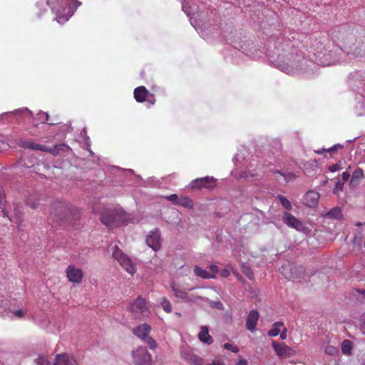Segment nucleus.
I'll return each instance as SVG.
<instances>
[{
	"label": "nucleus",
	"instance_id": "f257e3e1",
	"mask_svg": "<svg viewBox=\"0 0 365 365\" xmlns=\"http://www.w3.org/2000/svg\"><path fill=\"white\" fill-rule=\"evenodd\" d=\"M341 43V46L335 45L326 37L312 39L309 53L315 57L316 63L322 66L350 62L353 58L365 57V46L356 43L354 34H343Z\"/></svg>",
	"mask_w": 365,
	"mask_h": 365
},
{
	"label": "nucleus",
	"instance_id": "f03ea898",
	"mask_svg": "<svg viewBox=\"0 0 365 365\" xmlns=\"http://www.w3.org/2000/svg\"><path fill=\"white\" fill-rule=\"evenodd\" d=\"M275 67L289 75H309L310 71L316 68L313 60L305 59L303 53L284 36H279L275 40Z\"/></svg>",
	"mask_w": 365,
	"mask_h": 365
},
{
	"label": "nucleus",
	"instance_id": "7ed1b4c3",
	"mask_svg": "<svg viewBox=\"0 0 365 365\" xmlns=\"http://www.w3.org/2000/svg\"><path fill=\"white\" fill-rule=\"evenodd\" d=\"M80 218V211L66 202L56 201L51 207L48 220L60 225L73 224Z\"/></svg>",
	"mask_w": 365,
	"mask_h": 365
},
{
	"label": "nucleus",
	"instance_id": "20e7f679",
	"mask_svg": "<svg viewBox=\"0 0 365 365\" xmlns=\"http://www.w3.org/2000/svg\"><path fill=\"white\" fill-rule=\"evenodd\" d=\"M100 220L108 228L120 227L125 222V213L120 208H106L102 211Z\"/></svg>",
	"mask_w": 365,
	"mask_h": 365
},
{
	"label": "nucleus",
	"instance_id": "39448f33",
	"mask_svg": "<svg viewBox=\"0 0 365 365\" xmlns=\"http://www.w3.org/2000/svg\"><path fill=\"white\" fill-rule=\"evenodd\" d=\"M128 311L134 318L148 317L150 312L145 299L140 296L129 304Z\"/></svg>",
	"mask_w": 365,
	"mask_h": 365
},
{
	"label": "nucleus",
	"instance_id": "423d86ee",
	"mask_svg": "<svg viewBox=\"0 0 365 365\" xmlns=\"http://www.w3.org/2000/svg\"><path fill=\"white\" fill-rule=\"evenodd\" d=\"M112 255L129 274H133L136 272L135 264L132 262L130 258L123 253L117 246H115Z\"/></svg>",
	"mask_w": 365,
	"mask_h": 365
},
{
	"label": "nucleus",
	"instance_id": "0eeeda50",
	"mask_svg": "<svg viewBox=\"0 0 365 365\" xmlns=\"http://www.w3.org/2000/svg\"><path fill=\"white\" fill-rule=\"evenodd\" d=\"M349 84L356 94H365V71L351 73L349 76Z\"/></svg>",
	"mask_w": 365,
	"mask_h": 365
},
{
	"label": "nucleus",
	"instance_id": "6e6552de",
	"mask_svg": "<svg viewBox=\"0 0 365 365\" xmlns=\"http://www.w3.org/2000/svg\"><path fill=\"white\" fill-rule=\"evenodd\" d=\"M282 221L288 227L295 229L304 235H309L311 232L309 227L305 226L302 222L287 211L283 212Z\"/></svg>",
	"mask_w": 365,
	"mask_h": 365
},
{
	"label": "nucleus",
	"instance_id": "1a4fd4ad",
	"mask_svg": "<svg viewBox=\"0 0 365 365\" xmlns=\"http://www.w3.org/2000/svg\"><path fill=\"white\" fill-rule=\"evenodd\" d=\"M171 289L175 296L185 302H196L197 300L202 299L200 295L191 292L193 289H190L189 292H186L184 289H180L175 282H172Z\"/></svg>",
	"mask_w": 365,
	"mask_h": 365
},
{
	"label": "nucleus",
	"instance_id": "9d476101",
	"mask_svg": "<svg viewBox=\"0 0 365 365\" xmlns=\"http://www.w3.org/2000/svg\"><path fill=\"white\" fill-rule=\"evenodd\" d=\"M133 361L136 365H152V357L147 349L139 346L132 352Z\"/></svg>",
	"mask_w": 365,
	"mask_h": 365
},
{
	"label": "nucleus",
	"instance_id": "9b49d317",
	"mask_svg": "<svg viewBox=\"0 0 365 365\" xmlns=\"http://www.w3.org/2000/svg\"><path fill=\"white\" fill-rule=\"evenodd\" d=\"M215 185V178L210 176L197 178L189 183V187L193 190L212 189Z\"/></svg>",
	"mask_w": 365,
	"mask_h": 365
},
{
	"label": "nucleus",
	"instance_id": "f8f14e48",
	"mask_svg": "<svg viewBox=\"0 0 365 365\" xmlns=\"http://www.w3.org/2000/svg\"><path fill=\"white\" fill-rule=\"evenodd\" d=\"M133 94L135 101L138 103L147 101L151 105L155 103L154 95L150 93L144 86H139L135 88Z\"/></svg>",
	"mask_w": 365,
	"mask_h": 365
},
{
	"label": "nucleus",
	"instance_id": "ddd939ff",
	"mask_svg": "<svg viewBox=\"0 0 365 365\" xmlns=\"http://www.w3.org/2000/svg\"><path fill=\"white\" fill-rule=\"evenodd\" d=\"M66 274L68 280L73 284H79L83 281V270L76 267L73 264H70L67 267L66 269Z\"/></svg>",
	"mask_w": 365,
	"mask_h": 365
},
{
	"label": "nucleus",
	"instance_id": "4468645a",
	"mask_svg": "<svg viewBox=\"0 0 365 365\" xmlns=\"http://www.w3.org/2000/svg\"><path fill=\"white\" fill-rule=\"evenodd\" d=\"M53 365H78L77 359L71 353H61L56 355Z\"/></svg>",
	"mask_w": 365,
	"mask_h": 365
},
{
	"label": "nucleus",
	"instance_id": "2eb2a0df",
	"mask_svg": "<svg viewBox=\"0 0 365 365\" xmlns=\"http://www.w3.org/2000/svg\"><path fill=\"white\" fill-rule=\"evenodd\" d=\"M297 175L287 170H277L275 169V181L280 184L287 185V183L294 181Z\"/></svg>",
	"mask_w": 365,
	"mask_h": 365
},
{
	"label": "nucleus",
	"instance_id": "dca6fc26",
	"mask_svg": "<svg viewBox=\"0 0 365 365\" xmlns=\"http://www.w3.org/2000/svg\"><path fill=\"white\" fill-rule=\"evenodd\" d=\"M146 243L148 246L151 247L154 251H158L160 249V233L158 230L150 232L146 237Z\"/></svg>",
	"mask_w": 365,
	"mask_h": 365
},
{
	"label": "nucleus",
	"instance_id": "f3484780",
	"mask_svg": "<svg viewBox=\"0 0 365 365\" xmlns=\"http://www.w3.org/2000/svg\"><path fill=\"white\" fill-rule=\"evenodd\" d=\"M275 354L281 359H286L294 355V351L284 343L275 341Z\"/></svg>",
	"mask_w": 365,
	"mask_h": 365
},
{
	"label": "nucleus",
	"instance_id": "a211bd4d",
	"mask_svg": "<svg viewBox=\"0 0 365 365\" xmlns=\"http://www.w3.org/2000/svg\"><path fill=\"white\" fill-rule=\"evenodd\" d=\"M20 145L21 147H23L24 148H27V149H31V150H41V151L52 153L54 152V149L48 148L43 145H41V144L34 143L33 141L23 140V141H21Z\"/></svg>",
	"mask_w": 365,
	"mask_h": 365
},
{
	"label": "nucleus",
	"instance_id": "6ab92c4d",
	"mask_svg": "<svg viewBox=\"0 0 365 365\" xmlns=\"http://www.w3.org/2000/svg\"><path fill=\"white\" fill-rule=\"evenodd\" d=\"M355 98V114L357 116L365 115V93H356Z\"/></svg>",
	"mask_w": 365,
	"mask_h": 365
},
{
	"label": "nucleus",
	"instance_id": "aec40b11",
	"mask_svg": "<svg viewBox=\"0 0 365 365\" xmlns=\"http://www.w3.org/2000/svg\"><path fill=\"white\" fill-rule=\"evenodd\" d=\"M319 197L317 192L309 190L304 196V204L307 207H314L318 204Z\"/></svg>",
	"mask_w": 365,
	"mask_h": 365
},
{
	"label": "nucleus",
	"instance_id": "412c9836",
	"mask_svg": "<svg viewBox=\"0 0 365 365\" xmlns=\"http://www.w3.org/2000/svg\"><path fill=\"white\" fill-rule=\"evenodd\" d=\"M259 317L257 311L255 309L250 311L246 320V328L249 331H254L255 330Z\"/></svg>",
	"mask_w": 365,
	"mask_h": 365
},
{
	"label": "nucleus",
	"instance_id": "4be33fe9",
	"mask_svg": "<svg viewBox=\"0 0 365 365\" xmlns=\"http://www.w3.org/2000/svg\"><path fill=\"white\" fill-rule=\"evenodd\" d=\"M151 330V327L148 324H143L133 329V333L138 337L144 339H145L150 331Z\"/></svg>",
	"mask_w": 365,
	"mask_h": 365
},
{
	"label": "nucleus",
	"instance_id": "5701e85b",
	"mask_svg": "<svg viewBox=\"0 0 365 365\" xmlns=\"http://www.w3.org/2000/svg\"><path fill=\"white\" fill-rule=\"evenodd\" d=\"M198 339L200 341L211 344L213 342L212 337L209 334L208 327L207 326L201 327L200 331L198 334Z\"/></svg>",
	"mask_w": 365,
	"mask_h": 365
},
{
	"label": "nucleus",
	"instance_id": "b1692460",
	"mask_svg": "<svg viewBox=\"0 0 365 365\" xmlns=\"http://www.w3.org/2000/svg\"><path fill=\"white\" fill-rule=\"evenodd\" d=\"M287 328L282 322H275V337L279 336L282 340L287 339Z\"/></svg>",
	"mask_w": 365,
	"mask_h": 365
},
{
	"label": "nucleus",
	"instance_id": "393cba45",
	"mask_svg": "<svg viewBox=\"0 0 365 365\" xmlns=\"http://www.w3.org/2000/svg\"><path fill=\"white\" fill-rule=\"evenodd\" d=\"M323 216L327 219H341L342 217L341 209L339 207H335L325 213Z\"/></svg>",
	"mask_w": 365,
	"mask_h": 365
},
{
	"label": "nucleus",
	"instance_id": "a878e982",
	"mask_svg": "<svg viewBox=\"0 0 365 365\" xmlns=\"http://www.w3.org/2000/svg\"><path fill=\"white\" fill-rule=\"evenodd\" d=\"M177 205L191 210L194 207V203L190 197L180 196L178 201L177 202Z\"/></svg>",
	"mask_w": 365,
	"mask_h": 365
},
{
	"label": "nucleus",
	"instance_id": "bb28decb",
	"mask_svg": "<svg viewBox=\"0 0 365 365\" xmlns=\"http://www.w3.org/2000/svg\"><path fill=\"white\" fill-rule=\"evenodd\" d=\"M194 273L195 275L203 278V279H212L214 278L213 274H210L209 271L203 269L198 266H195L194 268Z\"/></svg>",
	"mask_w": 365,
	"mask_h": 365
},
{
	"label": "nucleus",
	"instance_id": "cd10ccee",
	"mask_svg": "<svg viewBox=\"0 0 365 365\" xmlns=\"http://www.w3.org/2000/svg\"><path fill=\"white\" fill-rule=\"evenodd\" d=\"M275 199L279 200L282 207L285 209L287 212L292 209V202L286 197L279 195L275 197Z\"/></svg>",
	"mask_w": 365,
	"mask_h": 365
},
{
	"label": "nucleus",
	"instance_id": "c85d7f7f",
	"mask_svg": "<svg viewBox=\"0 0 365 365\" xmlns=\"http://www.w3.org/2000/svg\"><path fill=\"white\" fill-rule=\"evenodd\" d=\"M352 343L349 339H345L341 343V352L346 356H350L352 351Z\"/></svg>",
	"mask_w": 365,
	"mask_h": 365
},
{
	"label": "nucleus",
	"instance_id": "c756f323",
	"mask_svg": "<svg viewBox=\"0 0 365 365\" xmlns=\"http://www.w3.org/2000/svg\"><path fill=\"white\" fill-rule=\"evenodd\" d=\"M364 178V171L361 168L356 169L351 176V183H359Z\"/></svg>",
	"mask_w": 365,
	"mask_h": 365
},
{
	"label": "nucleus",
	"instance_id": "7c9ffc66",
	"mask_svg": "<svg viewBox=\"0 0 365 365\" xmlns=\"http://www.w3.org/2000/svg\"><path fill=\"white\" fill-rule=\"evenodd\" d=\"M344 147L343 145L340 143H337L334 145L332 147H331L329 149H326L324 148L319 149L315 150V153L318 155H322L324 153H332V152L335 151L337 148H342Z\"/></svg>",
	"mask_w": 365,
	"mask_h": 365
},
{
	"label": "nucleus",
	"instance_id": "2f4dec72",
	"mask_svg": "<svg viewBox=\"0 0 365 365\" xmlns=\"http://www.w3.org/2000/svg\"><path fill=\"white\" fill-rule=\"evenodd\" d=\"M161 305L165 312H166L167 313L171 312L172 306H171L170 302H169V300L167 298L163 297L162 299Z\"/></svg>",
	"mask_w": 365,
	"mask_h": 365
},
{
	"label": "nucleus",
	"instance_id": "473e14b6",
	"mask_svg": "<svg viewBox=\"0 0 365 365\" xmlns=\"http://www.w3.org/2000/svg\"><path fill=\"white\" fill-rule=\"evenodd\" d=\"M324 352L328 355L334 356L338 353V349L334 346L327 345L324 348Z\"/></svg>",
	"mask_w": 365,
	"mask_h": 365
},
{
	"label": "nucleus",
	"instance_id": "72a5a7b5",
	"mask_svg": "<svg viewBox=\"0 0 365 365\" xmlns=\"http://www.w3.org/2000/svg\"><path fill=\"white\" fill-rule=\"evenodd\" d=\"M35 362L38 365H51L48 358L42 356H38L37 359H36Z\"/></svg>",
	"mask_w": 365,
	"mask_h": 365
},
{
	"label": "nucleus",
	"instance_id": "f704fd0d",
	"mask_svg": "<svg viewBox=\"0 0 365 365\" xmlns=\"http://www.w3.org/2000/svg\"><path fill=\"white\" fill-rule=\"evenodd\" d=\"M145 343L148 345L150 349H154L156 347V341L150 336H148L143 339Z\"/></svg>",
	"mask_w": 365,
	"mask_h": 365
},
{
	"label": "nucleus",
	"instance_id": "c9c22d12",
	"mask_svg": "<svg viewBox=\"0 0 365 365\" xmlns=\"http://www.w3.org/2000/svg\"><path fill=\"white\" fill-rule=\"evenodd\" d=\"M224 348L227 350H230L233 353H237L239 351V349L237 346H234L230 343H225L224 344Z\"/></svg>",
	"mask_w": 365,
	"mask_h": 365
},
{
	"label": "nucleus",
	"instance_id": "e433bc0d",
	"mask_svg": "<svg viewBox=\"0 0 365 365\" xmlns=\"http://www.w3.org/2000/svg\"><path fill=\"white\" fill-rule=\"evenodd\" d=\"M179 196L176 194H172L170 195H168L165 197V198L168 200L173 202V204L177 205V202L178 201Z\"/></svg>",
	"mask_w": 365,
	"mask_h": 365
},
{
	"label": "nucleus",
	"instance_id": "4c0bfd02",
	"mask_svg": "<svg viewBox=\"0 0 365 365\" xmlns=\"http://www.w3.org/2000/svg\"><path fill=\"white\" fill-rule=\"evenodd\" d=\"M191 363L195 365H203V360L201 358H199L196 356H192L190 358Z\"/></svg>",
	"mask_w": 365,
	"mask_h": 365
},
{
	"label": "nucleus",
	"instance_id": "58836bf2",
	"mask_svg": "<svg viewBox=\"0 0 365 365\" xmlns=\"http://www.w3.org/2000/svg\"><path fill=\"white\" fill-rule=\"evenodd\" d=\"M340 169H341V166L339 163L334 164V165L329 166V170L332 173L337 172Z\"/></svg>",
	"mask_w": 365,
	"mask_h": 365
},
{
	"label": "nucleus",
	"instance_id": "ea45409f",
	"mask_svg": "<svg viewBox=\"0 0 365 365\" xmlns=\"http://www.w3.org/2000/svg\"><path fill=\"white\" fill-rule=\"evenodd\" d=\"M210 274H213L214 277L215 274L218 272V267L216 265H210L208 267Z\"/></svg>",
	"mask_w": 365,
	"mask_h": 365
},
{
	"label": "nucleus",
	"instance_id": "a19ab883",
	"mask_svg": "<svg viewBox=\"0 0 365 365\" xmlns=\"http://www.w3.org/2000/svg\"><path fill=\"white\" fill-rule=\"evenodd\" d=\"M58 0H47V5L51 8L52 10H54L56 8V4L58 3Z\"/></svg>",
	"mask_w": 365,
	"mask_h": 365
},
{
	"label": "nucleus",
	"instance_id": "79ce46f5",
	"mask_svg": "<svg viewBox=\"0 0 365 365\" xmlns=\"http://www.w3.org/2000/svg\"><path fill=\"white\" fill-rule=\"evenodd\" d=\"M243 272L250 278V279H252L254 274L252 273V272L250 270V269L249 267H245L243 269Z\"/></svg>",
	"mask_w": 365,
	"mask_h": 365
},
{
	"label": "nucleus",
	"instance_id": "37998d69",
	"mask_svg": "<svg viewBox=\"0 0 365 365\" xmlns=\"http://www.w3.org/2000/svg\"><path fill=\"white\" fill-rule=\"evenodd\" d=\"M27 205L30 206L33 209H36L38 207L39 203L32 202L31 199H28L27 200Z\"/></svg>",
	"mask_w": 365,
	"mask_h": 365
},
{
	"label": "nucleus",
	"instance_id": "c03bdc74",
	"mask_svg": "<svg viewBox=\"0 0 365 365\" xmlns=\"http://www.w3.org/2000/svg\"><path fill=\"white\" fill-rule=\"evenodd\" d=\"M56 20L58 23H63L66 21L68 20V17L66 16H60V15H57L56 16Z\"/></svg>",
	"mask_w": 365,
	"mask_h": 365
},
{
	"label": "nucleus",
	"instance_id": "a18cd8bd",
	"mask_svg": "<svg viewBox=\"0 0 365 365\" xmlns=\"http://www.w3.org/2000/svg\"><path fill=\"white\" fill-rule=\"evenodd\" d=\"M5 201V193L2 187H0V206Z\"/></svg>",
	"mask_w": 365,
	"mask_h": 365
},
{
	"label": "nucleus",
	"instance_id": "49530a36",
	"mask_svg": "<svg viewBox=\"0 0 365 365\" xmlns=\"http://www.w3.org/2000/svg\"><path fill=\"white\" fill-rule=\"evenodd\" d=\"M349 173H347V172H344L341 175V178L343 180V181H347L349 178Z\"/></svg>",
	"mask_w": 365,
	"mask_h": 365
},
{
	"label": "nucleus",
	"instance_id": "de8ad7c7",
	"mask_svg": "<svg viewBox=\"0 0 365 365\" xmlns=\"http://www.w3.org/2000/svg\"><path fill=\"white\" fill-rule=\"evenodd\" d=\"M14 314L16 317L21 318L23 317L24 312L21 309H18L14 312Z\"/></svg>",
	"mask_w": 365,
	"mask_h": 365
},
{
	"label": "nucleus",
	"instance_id": "09e8293b",
	"mask_svg": "<svg viewBox=\"0 0 365 365\" xmlns=\"http://www.w3.org/2000/svg\"><path fill=\"white\" fill-rule=\"evenodd\" d=\"M237 365H247V361L245 359H241L239 360Z\"/></svg>",
	"mask_w": 365,
	"mask_h": 365
},
{
	"label": "nucleus",
	"instance_id": "8fccbe9b",
	"mask_svg": "<svg viewBox=\"0 0 365 365\" xmlns=\"http://www.w3.org/2000/svg\"><path fill=\"white\" fill-rule=\"evenodd\" d=\"M206 365H224V364L220 361H214L212 363L207 364Z\"/></svg>",
	"mask_w": 365,
	"mask_h": 365
},
{
	"label": "nucleus",
	"instance_id": "3c124183",
	"mask_svg": "<svg viewBox=\"0 0 365 365\" xmlns=\"http://www.w3.org/2000/svg\"><path fill=\"white\" fill-rule=\"evenodd\" d=\"M275 150H280L282 148V145L279 142H277L275 140V145H274Z\"/></svg>",
	"mask_w": 365,
	"mask_h": 365
},
{
	"label": "nucleus",
	"instance_id": "603ef678",
	"mask_svg": "<svg viewBox=\"0 0 365 365\" xmlns=\"http://www.w3.org/2000/svg\"><path fill=\"white\" fill-rule=\"evenodd\" d=\"M274 329H269L268 331V335L270 336H274Z\"/></svg>",
	"mask_w": 365,
	"mask_h": 365
},
{
	"label": "nucleus",
	"instance_id": "864d4df0",
	"mask_svg": "<svg viewBox=\"0 0 365 365\" xmlns=\"http://www.w3.org/2000/svg\"><path fill=\"white\" fill-rule=\"evenodd\" d=\"M16 217L18 221L21 220V215H19L17 213H16Z\"/></svg>",
	"mask_w": 365,
	"mask_h": 365
},
{
	"label": "nucleus",
	"instance_id": "5fc2aeb1",
	"mask_svg": "<svg viewBox=\"0 0 365 365\" xmlns=\"http://www.w3.org/2000/svg\"><path fill=\"white\" fill-rule=\"evenodd\" d=\"M2 213H3V216H4V217H7V216H8V215H7V212H6L5 210H3V211H2Z\"/></svg>",
	"mask_w": 365,
	"mask_h": 365
},
{
	"label": "nucleus",
	"instance_id": "6e6d98bb",
	"mask_svg": "<svg viewBox=\"0 0 365 365\" xmlns=\"http://www.w3.org/2000/svg\"><path fill=\"white\" fill-rule=\"evenodd\" d=\"M299 269H300V272H304L305 269L303 267H299Z\"/></svg>",
	"mask_w": 365,
	"mask_h": 365
},
{
	"label": "nucleus",
	"instance_id": "4d7b16f0",
	"mask_svg": "<svg viewBox=\"0 0 365 365\" xmlns=\"http://www.w3.org/2000/svg\"><path fill=\"white\" fill-rule=\"evenodd\" d=\"M362 225H363V224H362L361 222H357V223H356V226H357V227H361V226H362Z\"/></svg>",
	"mask_w": 365,
	"mask_h": 365
},
{
	"label": "nucleus",
	"instance_id": "13d9d810",
	"mask_svg": "<svg viewBox=\"0 0 365 365\" xmlns=\"http://www.w3.org/2000/svg\"><path fill=\"white\" fill-rule=\"evenodd\" d=\"M361 328H362V329H364V330L365 329V322H363V324H362V325H361Z\"/></svg>",
	"mask_w": 365,
	"mask_h": 365
},
{
	"label": "nucleus",
	"instance_id": "bf43d9fd",
	"mask_svg": "<svg viewBox=\"0 0 365 365\" xmlns=\"http://www.w3.org/2000/svg\"><path fill=\"white\" fill-rule=\"evenodd\" d=\"M362 294H364V297H365V290H363L362 292H361Z\"/></svg>",
	"mask_w": 365,
	"mask_h": 365
},
{
	"label": "nucleus",
	"instance_id": "052dcab7",
	"mask_svg": "<svg viewBox=\"0 0 365 365\" xmlns=\"http://www.w3.org/2000/svg\"><path fill=\"white\" fill-rule=\"evenodd\" d=\"M364 225H365V222H364Z\"/></svg>",
	"mask_w": 365,
	"mask_h": 365
}]
</instances>
